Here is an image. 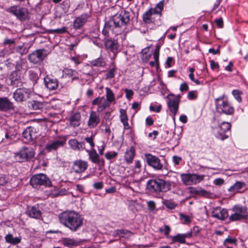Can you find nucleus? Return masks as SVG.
I'll list each match as a JSON object with an SVG mask.
<instances>
[{
	"label": "nucleus",
	"mask_w": 248,
	"mask_h": 248,
	"mask_svg": "<svg viewBox=\"0 0 248 248\" xmlns=\"http://www.w3.org/2000/svg\"><path fill=\"white\" fill-rule=\"evenodd\" d=\"M224 183V180L222 178H217L214 181V184L217 186H220Z\"/></svg>",
	"instance_id": "774afa93"
},
{
	"label": "nucleus",
	"mask_w": 248,
	"mask_h": 248,
	"mask_svg": "<svg viewBox=\"0 0 248 248\" xmlns=\"http://www.w3.org/2000/svg\"><path fill=\"white\" fill-rule=\"evenodd\" d=\"M100 122L99 115L96 112L92 111L90 114L89 120L88 121V126L93 128L95 127Z\"/></svg>",
	"instance_id": "5701e85b"
},
{
	"label": "nucleus",
	"mask_w": 248,
	"mask_h": 248,
	"mask_svg": "<svg viewBox=\"0 0 248 248\" xmlns=\"http://www.w3.org/2000/svg\"><path fill=\"white\" fill-rule=\"evenodd\" d=\"M5 242L11 245H15L20 243L21 241V236L14 237L13 234L8 233L4 237Z\"/></svg>",
	"instance_id": "bb28decb"
},
{
	"label": "nucleus",
	"mask_w": 248,
	"mask_h": 248,
	"mask_svg": "<svg viewBox=\"0 0 248 248\" xmlns=\"http://www.w3.org/2000/svg\"><path fill=\"white\" fill-rule=\"evenodd\" d=\"M48 53L46 50L39 49L32 52L29 56V60L31 62H37L44 61L47 56Z\"/></svg>",
	"instance_id": "4468645a"
},
{
	"label": "nucleus",
	"mask_w": 248,
	"mask_h": 248,
	"mask_svg": "<svg viewBox=\"0 0 248 248\" xmlns=\"http://www.w3.org/2000/svg\"><path fill=\"white\" fill-rule=\"evenodd\" d=\"M11 84L16 87H20L22 84L20 72L15 71L9 76Z\"/></svg>",
	"instance_id": "412c9836"
},
{
	"label": "nucleus",
	"mask_w": 248,
	"mask_h": 248,
	"mask_svg": "<svg viewBox=\"0 0 248 248\" xmlns=\"http://www.w3.org/2000/svg\"><path fill=\"white\" fill-rule=\"evenodd\" d=\"M104 99V97H98L95 98L92 102L93 105H99Z\"/></svg>",
	"instance_id": "6e6d98bb"
},
{
	"label": "nucleus",
	"mask_w": 248,
	"mask_h": 248,
	"mask_svg": "<svg viewBox=\"0 0 248 248\" xmlns=\"http://www.w3.org/2000/svg\"><path fill=\"white\" fill-rule=\"evenodd\" d=\"M104 43L106 48L112 53L111 59H114L119 48L117 41L110 37H107L104 38Z\"/></svg>",
	"instance_id": "f8f14e48"
},
{
	"label": "nucleus",
	"mask_w": 248,
	"mask_h": 248,
	"mask_svg": "<svg viewBox=\"0 0 248 248\" xmlns=\"http://www.w3.org/2000/svg\"><path fill=\"white\" fill-rule=\"evenodd\" d=\"M135 148L134 147H131L129 150H127L125 153L124 159L128 164L132 163L133 158L135 156Z\"/></svg>",
	"instance_id": "7c9ffc66"
},
{
	"label": "nucleus",
	"mask_w": 248,
	"mask_h": 248,
	"mask_svg": "<svg viewBox=\"0 0 248 248\" xmlns=\"http://www.w3.org/2000/svg\"><path fill=\"white\" fill-rule=\"evenodd\" d=\"M196 91H192L188 93L187 96L190 100L195 99L197 98Z\"/></svg>",
	"instance_id": "4d7b16f0"
},
{
	"label": "nucleus",
	"mask_w": 248,
	"mask_h": 248,
	"mask_svg": "<svg viewBox=\"0 0 248 248\" xmlns=\"http://www.w3.org/2000/svg\"><path fill=\"white\" fill-rule=\"evenodd\" d=\"M35 151L31 147H23L15 153V157L17 161L23 162L29 161L34 157Z\"/></svg>",
	"instance_id": "0eeeda50"
},
{
	"label": "nucleus",
	"mask_w": 248,
	"mask_h": 248,
	"mask_svg": "<svg viewBox=\"0 0 248 248\" xmlns=\"http://www.w3.org/2000/svg\"><path fill=\"white\" fill-rule=\"evenodd\" d=\"M30 183L34 188H39L41 186L50 187L52 182L48 177L44 173H39L33 175L30 179Z\"/></svg>",
	"instance_id": "39448f33"
},
{
	"label": "nucleus",
	"mask_w": 248,
	"mask_h": 248,
	"mask_svg": "<svg viewBox=\"0 0 248 248\" xmlns=\"http://www.w3.org/2000/svg\"><path fill=\"white\" fill-rule=\"evenodd\" d=\"M151 46H147L142 49L141 52V58L143 62L148 61L152 56V52L150 51Z\"/></svg>",
	"instance_id": "c756f323"
},
{
	"label": "nucleus",
	"mask_w": 248,
	"mask_h": 248,
	"mask_svg": "<svg viewBox=\"0 0 248 248\" xmlns=\"http://www.w3.org/2000/svg\"><path fill=\"white\" fill-rule=\"evenodd\" d=\"M106 100L109 102H112L115 100L114 94L112 91L108 87L106 88Z\"/></svg>",
	"instance_id": "ea45409f"
},
{
	"label": "nucleus",
	"mask_w": 248,
	"mask_h": 248,
	"mask_svg": "<svg viewBox=\"0 0 248 248\" xmlns=\"http://www.w3.org/2000/svg\"><path fill=\"white\" fill-rule=\"evenodd\" d=\"M11 183L9 178L4 175L0 176V185L8 186L9 185L11 186Z\"/></svg>",
	"instance_id": "c03bdc74"
},
{
	"label": "nucleus",
	"mask_w": 248,
	"mask_h": 248,
	"mask_svg": "<svg viewBox=\"0 0 248 248\" xmlns=\"http://www.w3.org/2000/svg\"><path fill=\"white\" fill-rule=\"evenodd\" d=\"M90 15L85 13L77 17L73 22V28L76 30L80 29L87 22Z\"/></svg>",
	"instance_id": "6ab92c4d"
},
{
	"label": "nucleus",
	"mask_w": 248,
	"mask_h": 248,
	"mask_svg": "<svg viewBox=\"0 0 248 248\" xmlns=\"http://www.w3.org/2000/svg\"><path fill=\"white\" fill-rule=\"evenodd\" d=\"M108 23V21L106 22L104 26V28L102 31V33L105 36L104 38L109 37L108 36V30L114 31L115 29L112 26L110 27H107V24Z\"/></svg>",
	"instance_id": "49530a36"
},
{
	"label": "nucleus",
	"mask_w": 248,
	"mask_h": 248,
	"mask_svg": "<svg viewBox=\"0 0 248 248\" xmlns=\"http://www.w3.org/2000/svg\"><path fill=\"white\" fill-rule=\"evenodd\" d=\"M182 181L185 185H196L202 181L204 175H198L195 173H182L180 175Z\"/></svg>",
	"instance_id": "6e6552de"
},
{
	"label": "nucleus",
	"mask_w": 248,
	"mask_h": 248,
	"mask_svg": "<svg viewBox=\"0 0 248 248\" xmlns=\"http://www.w3.org/2000/svg\"><path fill=\"white\" fill-rule=\"evenodd\" d=\"M231 127L230 123L223 122L220 125L215 129V136L219 140H223L229 137Z\"/></svg>",
	"instance_id": "9d476101"
},
{
	"label": "nucleus",
	"mask_w": 248,
	"mask_h": 248,
	"mask_svg": "<svg viewBox=\"0 0 248 248\" xmlns=\"http://www.w3.org/2000/svg\"><path fill=\"white\" fill-rule=\"evenodd\" d=\"M212 216L217 219L223 220L228 217V210L220 207H217L213 208Z\"/></svg>",
	"instance_id": "a211bd4d"
},
{
	"label": "nucleus",
	"mask_w": 248,
	"mask_h": 248,
	"mask_svg": "<svg viewBox=\"0 0 248 248\" xmlns=\"http://www.w3.org/2000/svg\"><path fill=\"white\" fill-rule=\"evenodd\" d=\"M45 85L50 91L56 90L59 86V82L57 79L52 78L48 76L44 78Z\"/></svg>",
	"instance_id": "b1692460"
},
{
	"label": "nucleus",
	"mask_w": 248,
	"mask_h": 248,
	"mask_svg": "<svg viewBox=\"0 0 248 248\" xmlns=\"http://www.w3.org/2000/svg\"><path fill=\"white\" fill-rule=\"evenodd\" d=\"M32 93V90L26 88H18L13 94V98L17 102H23L29 99Z\"/></svg>",
	"instance_id": "9b49d317"
},
{
	"label": "nucleus",
	"mask_w": 248,
	"mask_h": 248,
	"mask_svg": "<svg viewBox=\"0 0 248 248\" xmlns=\"http://www.w3.org/2000/svg\"><path fill=\"white\" fill-rule=\"evenodd\" d=\"M242 218H243L240 216V215L237 214L236 212H234V213L231 215L229 218V220L231 221L239 220Z\"/></svg>",
	"instance_id": "8fccbe9b"
},
{
	"label": "nucleus",
	"mask_w": 248,
	"mask_h": 248,
	"mask_svg": "<svg viewBox=\"0 0 248 248\" xmlns=\"http://www.w3.org/2000/svg\"><path fill=\"white\" fill-rule=\"evenodd\" d=\"M154 14L152 8H150L146 11L142 16V19L144 22L146 23H150L152 22L151 16Z\"/></svg>",
	"instance_id": "c9c22d12"
},
{
	"label": "nucleus",
	"mask_w": 248,
	"mask_h": 248,
	"mask_svg": "<svg viewBox=\"0 0 248 248\" xmlns=\"http://www.w3.org/2000/svg\"><path fill=\"white\" fill-rule=\"evenodd\" d=\"M215 22L217 26V27L219 28H222L223 26V19L221 17L216 19L215 20Z\"/></svg>",
	"instance_id": "13d9d810"
},
{
	"label": "nucleus",
	"mask_w": 248,
	"mask_h": 248,
	"mask_svg": "<svg viewBox=\"0 0 248 248\" xmlns=\"http://www.w3.org/2000/svg\"><path fill=\"white\" fill-rule=\"evenodd\" d=\"M15 44V40L14 39H10L6 38L4 42H3V45H9L11 46L13 44Z\"/></svg>",
	"instance_id": "bf43d9fd"
},
{
	"label": "nucleus",
	"mask_w": 248,
	"mask_h": 248,
	"mask_svg": "<svg viewBox=\"0 0 248 248\" xmlns=\"http://www.w3.org/2000/svg\"><path fill=\"white\" fill-rule=\"evenodd\" d=\"M70 125L73 127H78L80 124L81 115L78 112L73 113L69 118Z\"/></svg>",
	"instance_id": "393cba45"
},
{
	"label": "nucleus",
	"mask_w": 248,
	"mask_h": 248,
	"mask_svg": "<svg viewBox=\"0 0 248 248\" xmlns=\"http://www.w3.org/2000/svg\"><path fill=\"white\" fill-rule=\"evenodd\" d=\"M147 189L150 193L158 194L169 191L170 189V185L163 179H152L148 181Z\"/></svg>",
	"instance_id": "7ed1b4c3"
},
{
	"label": "nucleus",
	"mask_w": 248,
	"mask_h": 248,
	"mask_svg": "<svg viewBox=\"0 0 248 248\" xmlns=\"http://www.w3.org/2000/svg\"><path fill=\"white\" fill-rule=\"evenodd\" d=\"M68 143L71 148L76 151H81L85 149V144L84 142H79L76 139L69 140Z\"/></svg>",
	"instance_id": "a878e982"
},
{
	"label": "nucleus",
	"mask_w": 248,
	"mask_h": 248,
	"mask_svg": "<svg viewBox=\"0 0 248 248\" xmlns=\"http://www.w3.org/2000/svg\"><path fill=\"white\" fill-rule=\"evenodd\" d=\"M22 135L27 141H32L37 137L36 128L32 126L28 127L22 132Z\"/></svg>",
	"instance_id": "aec40b11"
},
{
	"label": "nucleus",
	"mask_w": 248,
	"mask_h": 248,
	"mask_svg": "<svg viewBox=\"0 0 248 248\" xmlns=\"http://www.w3.org/2000/svg\"><path fill=\"white\" fill-rule=\"evenodd\" d=\"M172 241L174 242H178L180 243H185L186 241L184 238L182 234H178L172 238Z\"/></svg>",
	"instance_id": "de8ad7c7"
},
{
	"label": "nucleus",
	"mask_w": 248,
	"mask_h": 248,
	"mask_svg": "<svg viewBox=\"0 0 248 248\" xmlns=\"http://www.w3.org/2000/svg\"><path fill=\"white\" fill-rule=\"evenodd\" d=\"M130 20V13L127 11L124 10L119 14H116L112 16L108 21L107 27L113 26L118 31L121 32L126 29V25Z\"/></svg>",
	"instance_id": "f03ea898"
},
{
	"label": "nucleus",
	"mask_w": 248,
	"mask_h": 248,
	"mask_svg": "<svg viewBox=\"0 0 248 248\" xmlns=\"http://www.w3.org/2000/svg\"><path fill=\"white\" fill-rule=\"evenodd\" d=\"M89 154V159L93 163L99 164L101 163V160L100 159L99 155L97 153L95 149H91V150H86Z\"/></svg>",
	"instance_id": "cd10ccee"
},
{
	"label": "nucleus",
	"mask_w": 248,
	"mask_h": 248,
	"mask_svg": "<svg viewBox=\"0 0 248 248\" xmlns=\"http://www.w3.org/2000/svg\"><path fill=\"white\" fill-rule=\"evenodd\" d=\"M93 186L95 189H101L103 187V184L102 182L95 183L93 185Z\"/></svg>",
	"instance_id": "69168bd1"
},
{
	"label": "nucleus",
	"mask_w": 248,
	"mask_h": 248,
	"mask_svg": "<svg viewBox=\"0 0 248 248\" xmlns=\"http://www.w3.org/2000/svg\"><path fill=\"white\" fill-rule=\"evenodd\" d=\"M245 186L244 182L237 181L232 186H231L228 189L229 191L232 192L234 193L237 192L238 190L241 189Z\"/></svg>",
	"instance_id": "f704fd0d"
},
{
	"label": "nucleus",
	"mask_w": 248,
	"mask_h": 248,
	"mask_svg": "<svg viewBox=\"0 0 248 248\" xmlns=\"http://www.w3.org/2000/svg\"><path fill=\"white\" fill-rule=\"evenodd\" d=\"M62 244L63 245L68 247H71L74 246H77L78 242L73 239L66 238L63 239Z\"/></svg>",
	"instance_id": "4c0bfd02"
},
{
	"label": "nucleus",
	"mask_w": 248,
	"mask_h": 248,
	"mask_svg": "<svg viewBox=\"0 0 248 248\" xmlns=\"http://www.w3.org/2000/svg\"><path fill=\"white\" fill-rule=\"evenodd\" d=\"M161 106L159 105L157 107H155L153 106H150V110L152 111H155L156 112H159L161 110Z\"/></svg>",
	"instance_id": "052dcab7"
},
{
	"label": "nucleus",
	"mask_w": 248,
	"mask_h": 248,
	"mask_svg": "<svg viewBox=\"0 0 248 248\" xmlns=\"http://www.w3.org/2000/svg\"><path fill=\"white\" fill-rule=\"evenodd\" d=\"M39 78V75L37 73L32 70L29 72V79L33 86L37 83Z\"/></svg>",
	"instance_id": "72a5a7b5"
},
{
	"label": "nucleus",
	"mask_w": 248,
	"mask_h": 248,
	"mask_svg": "<svg viewBox=\"0 0 248 248\" xmlns=\"http://www.w3.org/2000/svg\"><path fill=\"white\" fill-rule=\"evenodd\" d=\"M60 223L71 232H75L83 225V218L73 210H67L58 215Z\"/></svg>",
	"instance_id": "f257e3e1"
},
{
	"label": "nucleus",
	"mask_w": 248,
	"mask_h": 248,
	"mask_svg": "<svg viewBox=\"0 0 248 248\" xmlns=\"http://www.w3.org/2000/svg\"><path fill=\"white\" fill-rule=\"evenodd\" d=\"M66 139L65 137H59L57 140L52 141L47 143L45 146V150L48 152L55 151L59 148L64 146L66 142Z\"/></svg>",
	"instance_id": "ddd939ff"
},
{
	"label": "nucleus",
	"mask_w": 248,
	"mask_h": 248,
	"mask_svg": "<svg viewBox=\"0 0 248 248\" xmlns=\"http://www.w3.org/2000/svg\"><path fill=\"white\" fill-rule=\"evenodd\" d=\"M164 0L160 1L158 3L155 7L153 9L154 14H158L160 16H161V12L163 9Z\"/></svg>",
	"instance_id": "e433bc0d"
},
{
	"label": "nucleus",
	"mask_w": 248,
	"mask_h": 248,
	"mask_svg": "<svg viewBox=\"0 0 248 248\" xmlns=\"http://www.w3.org/2000/svg\"><path fill=\"white\" fill-rule=\"evenodd\" d=\"M50 32L52 33H65L66 32V28L64 27L61 29L52 30H51Z\"/></svg>",
	"instance_id": "5fc2aeb1"
},
{
	"label": "nucleus",
	"mask_w": 248,
	"mask_h": 248,
	"mask_svg": "<svg viewBox=\"0 0 248 248\" xmlns=\"http://www.w3.org/2000/svg\"><path fill=\"white\" fill-rule=\"evenodd\" d=\"M6 11L20 21H25L29 19V10L26 7L15 5L7 9Z\"/></svg>",
	"instance_id": "423d86ee"
},
{
	"label": "nucleus",
	"mask_w": 248,
	"mask_h": 248,
	"mask_svg": "<svg viewBox=\"0 0 248 248\" xmlns=\"http://www.w3.org/2000/svg\"><path fill=\"white\" fill-rule=\"evenodd\" d=\"M188 90V86L186 82L182 83L180 87V90L181 92L187 91Z\"/></svg>",
	"instance_id": "0e129e2a"
},
{
	"label": "nucleus",
	"mask_w": 248,
	"mask_h": 248,
	"mask_svg": "<svg viewBox=\"0 0 248 248\" xmlns=\"http://www.w3.org/2000/svg\"><path fill=\"white\" fill-rule=\"evenodd\" d=\"M232 94L237 101L239 103H241L242 102V100L241 95L242 94V92L241 91L238 90H234L232 92Z\"/></svg>",
	"instance_id": "a18cd8bd"
},
{
	"label": "nucleus",
	"mask_w": 248,
	"mask_h": 248,
	"mask_svg": "<svg viewBox=\"0 0 248 248\" xmlns=\"http://www.w3.org/2000/svg\"><path fill=\"white\" fill-rule=\"evenodd\" d=\"M180 98V95H176L173 93H170L166 96V98L168 100L167 103L168 108L174 117L178 110Z\"/></svg>",
	"instance_id": "1a4fd4ad"
},
{
	"label": "nucleus",
	"mask_w": 248,
	"mask_h": 248,
	"mask_svg": "<svg viewBox=\"0 0 248 248\" xmlns=\"http://www.w3.org/2000/svg\"><path fill=\"white\" fill-rule=\"evenodd\" d=\"M161 47V45L159 44H156L155 46V48L153 52V55L154 59L155 60L154 62H159V51Z\"/></svg>",
	"instance_id": "a19ab883"
},
{
	"label": "nucleus",
	"mask_w": 248,
	"mask_h": 248,
	"mask_svg": "<svg viewBox=\"0 0 248 248\" xmlns=\"http://www.w3.org/2000/svg\"><path fill=\"white\" fill-rule=\"evenodd\" d=\"M120 118L121 122L123 123L124 125V129H130V126L128 123V117L126 110L124 109H121L120 110Z\"/></svg>",
	"instance_id": "c85d7f7f"
},
{
	"label": "nucleus",
	"mask_w": 248,
	"mask_h": 248,
	"mask_svg": "<svg viewBox=\"0 0 248 248\" xmlns=\"http://www.w3.org/2000/svg\"><path fill=\"white\" fill-rule=\"evenodd\" d=\"M132 234L131 232L125 229L116 230L114 231V236L119 235L121 237H124L125 235Z\"/></svg>",
	"instance_id": "79ce46f5"
},
{
	"label": "nucleus",
	"mask_w": 248,
	"mask_h": 248,
	"mask_svg": "<svg viewBox=\"0 0 248 248\" xmlns=\"http://www.w3.org/2000/svg\"><path fill=\"white\" fill-rule=\"evenodd\" d=\"M126 97L128 99L131 98L133 95V92L132 90L126 89L125 90Z\"/></svg>",
	"instance_id": "338daca9"
},
{
	"label": "nucleus",
	"mask_w": 248,
	"mask_h": 248,
	"mask_svg": "<svg viewBox=\"0 0 248 248\" xmlns=\"http://www.w3.org/2000/svg\"><path fill=\"white\" fill-rule=\"evenodd\" d=\"M85 140L87 142H88L90 144L91 149H93L95 146L93 136H91L90 137H86L85 138Z\"/></svg>",
	"instance_id": "603ef678"
},
{
	"label": "nucleus",
	"mask_w": 248,
	"mask_h": 248,
	"mask_svg": "<svg viewBox=\"0 0 248 248\" xmlns=\"http://www.w3.org/2000/svg\"><path fill=\"white\" fill-rule=\"evenodd\" d=\"M26 214L30 217L36 219H42V213L40 210L39 206H28L26 211Z\"/></svg>",
	"instance_id": "dca6fc26"
},
{
	"label": "nucleus",
	"mask_w": 248,
	"mask_h": 248,
	"mask_svg": "<svg viewBox=\"0 0 248 248\" xmlns=\"http://www.w3.org/2000/svg\"><path fill=\"white\" fill-rule=\"evenodd\" d=\"M172 160L174 164L175 165H178L179 164L180 162L182 160V158L181 157L174 155L172 157Z\"/></svg>",
	"instance_id": "e2e57ef3"
},
{
	"label": "nucleus",
	"mask_w": 248,
	"mask_h": 248,
	"mask_svg": "<svg viewBox=\"0 0 248 248\" xmlns=\"http://www.w3.org/2000/svg\"><path fill=\"white\" fill-rule=\"evenodd\" d=\"M216 110L220 114H224L227 115H233L234 108L230 104L224 95L215 99Z\"/></svg>",
	"instance_id": "20e7f679"
},
{
	"label": "nucleus",
	"mask_w": 248,
	"mask_h": 248,
	"mask_svg": "<svg viewBox=\"0 0 248 248\" xmlns=\"http://www.w3.org/2000/svg\"><path fill=\"white\" fill-rule=\"evenodd\" d=\"M28 105L30 108L34 110H42L44 107L43 103L35 100L29 102Z\"/></svg>",
	"instance_id": "2f4dec72"
},
{
	"label": "nucleus",
	"mask_w": 248,
	"mask_h": 248,
	"mask_svg": "<svg viewBox=\"0 0 248 248\" xmlns=\"http://www.w3.org/2000/svg\"><path fill=\"white\" fill-rule=\"evenodd\" d=\"M118 155V153L116 152H107L105 154L106 158L108 160H111L115 158Z\"/></svg>",
	"instance_id": "3c124183"
},
{
	"label": "nucleus",
	"mask_w": 248,
	"mask_h": 248,
	"mask_svg": "<svg viewBox=\"0 0 248 248\" xmlns=\"http://www.w3.org/2000/svg\"><path fill=\"white\" fill-rule=\"evenodd\" d=\"M147 205L149 209L154 210L155 208V203L152 201H150L147 203Z\"/></svg>",
	"instance_id": "680f3d73"
},
{
	"label": "nucleus",
	"mask_w": 248,
	"mask_h": 248,
	"mask_svg": "<svg viewBox=\"0 0 248 248\" xmlns=\"http://www.w3.org/2000/svg\"><path fill=\"white\" fill-rule=\"evenodd\" d=\"M14 108L13 103L7 97H0V110L7 111Z\"/></svg>",
	"instance_id": "4be33fe9"
},
{
	"label": "nucleus",
	"mask_w": 248,
	"mask_h": 248,
	"mask_svg": "<svg viewBox=\"0 0 248 248\" xmlns=\"http://www.w3.org/2000/svg\"><path fill=\"white\" fill-rule=\"evenodd\" d=\"M164 205L168 208L170 209H173L176 206V204L171 201L167 200L163 202Z\"/></svg>",
	"instance_id": "09e8293b"
},
{
	"label": "nucleus",
	"mask_w": 248,
	"mask_h": 248,
	"mask_svg": "<svg viewBox=\"0 0 248 248\" xmlns=\"http://www.w3.org/2000/svg\"><path fill=\"white\" fill-rule=\"evenodd\" d=\"M116 73V67L114 65L112 68L109 69L105 75L106 79H111L114 77Z\"/></svg>",
	"instance_id": "37998d69"
},
{
	"label": "nucleus",
	"mask_w": 248,
	"mask_h": 248,
	"mask_svg": "<svg viewBox=\"0 0 248 248\" xmlns=\"http://www.w3.org/2000/svg\"><path fill=\"white\" fill-rule=\"evenodd\" d=\"M180 219L184 223H188L190 222V219L188 216L183 214H180Z\"/></svg>",
	"instance_id": "864d4df0"
},
{
	"label": "nucleus",
	"mask_w": 248,
	"mask_h": 248,
	"mask_svg": "<svg viewBox=\"0 0 248 248\" xmlns=\"http://www.w3.org/2000/svg\"><path fill=\"white\" fill-rule=\"evenodd\" d=\"M16 132L15 131L14 129L11 127L5 133V137L7 139L13 140L16 137Z\"/></svg>",
	"instance_id": "58836bf2"
},
{
	"label": "nucleus",
	"mask_w": 248,
	"mask_h": 248,
	"mask_svg": "<svg viewBox=\"0 0 248 248\" xmlns=\"http://www.w3.org/2000/svg\"><path fill=\"white\" fill-rule=\"evenodd\" d=\"M88 167V163L87 161L79 159L73 163L72 169L76 173H81L87 169Z\"/></svg>",
	"instance_id": "f3484780"
},
{
	"label": "nucleus",
	"mask_w": 248,
	"mask_h": 248,
	"mask_svg": "<svg viewBox=\"0 0 248 248\" xmlns=\"http://www.w3.org/2000/svg\"><path fill=\"white\" fill-rule=\"evenodd\" d=\"M146 162L148 165L152 167L155 170H160L163 168V164L159 158L150 154L145 155Z\"/></svg>",
	"instance_id": "2eb2a0df"
},
{
	"label": "nucleus",
	"mask_w": 248,
	"mask_h": 248,
	"mask_svg": "<svg viewBox=\"0 0 248 248\" xmlns=\"http://www.w3.org/2000/svg\"><path fill=\"white\" fill-rule=\"evenodd\" d=\"M232 210L234 212L240 215L243 218H245L247 216L245 215L247 212L246 208L240 205H235Z\"/></svg>",
	"instance_id": "473e14b6"
}]
</instances>
